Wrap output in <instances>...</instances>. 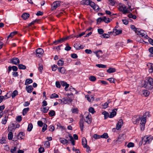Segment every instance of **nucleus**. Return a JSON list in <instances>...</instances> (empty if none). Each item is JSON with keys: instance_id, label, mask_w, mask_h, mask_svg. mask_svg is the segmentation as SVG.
I'll return each instance as SVG.
<instances>
[{"instance_id": "nucleus-61", "label": "nucleus", "mask_w": 153, "mask_h": 153, "mask_svg": "<svg viewBox=\"0 0 153 153\" xmlns=\"http://www.w3.org/2000/svg\"><path fill=\"white\" fill-rule=\"evenodd\" d=\"M16 120L18 122H20L22 120V117L20 116H19L17 117Z\"/></svg>"}, {"instance_id": "nucleus-1", "label": "nucleus", "mask_w": 153, "mask_h": 153, "mask_svg": "<svg viewBox=\"0 0 153 153\" xmlns=\"http://www.w3.org/2000/svg\"><path fill=\"white\" fill-rule=\"evenodd\" d=\"M144 84L143 86L148 90L153 88V79L151 77H147L144 81Z\"/></svg>"}, {"instance_id": "nucleus-44", "label": "nucleus", "mask_w": 153, "mask_h": 153, "mask_svg": "<svg viewBox=\"0 0 153 153\" xmlns=\"http://www.w3.org/2000/svg\"><path fill=\"white\" fill-rule=\"evenodd\" d=\"M101 138H103L105 139H107L108 138V134L106 133H104L102 135H101Z\"/></svg>"}, {"instance_id": "nucleus-33", "label": "nucleus", "mask_w": 153, "mask_h": 153, "mask_svg": "<svg viewBox=\"0 0 153 153\" xmlns=\"http://www.w3.org/2000/svg\"><path fill=\"white\" fill-rule=\"evenodd\" d=\"M18 94V91L16 90H15L13 92L11 96L12 98H14Z\"/></svg>"}, {"instance_id": "nucleus-43", "label": "nucleus", "mask_w": 153, "mask_h": 153, "mask_svg": "<svg viewBox=\"0 0 153 153\" xmlns=\"http://www.w3.org/2000/svg\"><path fill=\"white\" fill-rule=\"evenodd\" d=\"M64 61L62 60H59L57 63V65L59 66H62L63 65Z\"/></svg>"}, {"instance_id": "nucleus-37", "label": "nucleus", "mask_w": 153, "mask_h": 153, "mask_svg": "<svg viewBox=\"0 0 153 153\" xmlns=\"http://www.w3.org/2000/svg\"><path fill=\"white\" fill-rule=\"evenodd\" d=\"M25 135V133L23 132H20L17 135L18 137H19V139H23L22 137Z\"/></svg>"}, {"instance_id": "nucleus-5", "label": "nucleus", "mask_w": 153, "mask_h": 153, "mask_svg": "<svg viewBox=\"0 0 153 153\" xmlns=\"http://www.w3.org/2000/svg\"><path fill=\"white\" fill-rule=\"evenodd\" d=\"M118 8L120 11L123 12V13L124 14L129 13L132 11V10H131L130 11L127 10H125V7H123V5L119 6Z\"/></svg>"}, {"instance_id": "nucleus-9", "label": "nucleus", "mask_w": 153, "mask_h": 153, "mask_svg": "<svg viewBox=\"0 0 153 153\" xmlns=\"http://www.w3.org/2000/svg\"><path fill=\"white\" fill-rule=\"evenodd\" d=\"M123 121L122 119H120L116 125V128L117 130H119L123 124Z\"/></svg>"}, {"instance_id": "nucleus-56", "label": "nucleus", "mask_w": 153, "mask_h": 153, "mask_svg": "<svg viewBox=\"0 0 153 153\" xmlns=\"http://www.w3.org/2000/svg\"><path fill=\"white\" fill-rule=\"evenodd\" d=\"M93 137L95 139H99L101 138V135H98L97 134H95L94 135Z\"/></svg>"}, {"instance_id": "nucleus-2", "label": "nucleus", "mask_w": 153, "mask_h": 153, "mask_svg": "<svg viewBox=\"0 0 153 153\" xmlns=\"http://www.w3.org/2000/svg\"><path fill=\"white\" fill-rule=\"evenodd\" d=\"M153 139V137L151 136H144L142 139V141H140L139 143V145L141 146L143 144L145 145L146 144H149L151 143Z\"/></svg>"}, {"instance_id": "nucleus-49", "label": "nucleus", "mask_w": 153, "mask_h": 153, "mask_svg": "<svg viewBox=\"0 0 153 153\" xmlns=\"http://www.w3.org/2000/svg\"><path fill=\"white\" fill-rule=\"evenodd\" d=\"M84 148L86 149V151L87 152L90 153L91 152L89 146L88 145H87L86 146H84Z\"/></svg>"}, {"instance_id": "nucleus-30", "label": "nucleus", "mask_w": 153, "mask_h": 153, "mask_svg": "<svg viewBox=\"0 0 153 153\" xmlns=\"http://www.w3.org/2000/svg\"><path fill=\"white\" fill-rule=\"evenodd\" d=\"M17 32L16 31H14L13 32H11L9 35L8 36L7 38L8 39L10 37H12L15 35L17 34Z\"/></svg>"}, {"instance_id": "nucleus-25", "label": "nucleus", "mask_w": 153, "mask_h": 153, "mask_svg": "<svg viewBox=\"0 0 153 153\" xmlns=\"http://www.w3.org/2000/svg\"><path fill=\"white\" fill-rule=\"evenodd\" d=\"M33 82L32 79H26L25 85H26L32 83Z\"/></svg>"}, {"instance_id": "nucleus-16", "label": "nucleus", "mask_w": 153, "mask_h": 153, "mask_svg": "<svg viewBox=\"0 0 153 153\" xmlns=\"http://www.w3.org/2000/svg\"><path fill=\"white\" fill-rule=\"evenodd\" d=\"M41 110L43 113H47L49 110V108L48 107H41Z\"/></svg>"}, {"instance_id": "nucleus-48", "label": "nucleus", "mask_w": 153, "mask_h": 153, "mask_svg": "<svg viewBox=\"0 0 153 153\" xmlns=\"http://www.w3.org/2000/svg\"><path fill=\"white\" fill-rule=\"evenodd\" d=\"M8 119V117L5 116L4 119H3L1 123L4 124H5L6 123L7 120Z\"/></svg>"}, {"instance_id": "nucleus-11", "label": "nucleus", "mask_w": 153, "mask_h": 153, "mask_svg": "<svg viewBox=\"0 0 153 153\" xmlns=\"http://www.w3.org/2000/svg\"><path fill=\"white\" fill-rule=\"evenodd\" d=\"M122 31V30H118L116 29H114L112 33L113 35H117L121 34Z\"/></svg>"}, {"instance_id": "nucleus-32", "label": "nucleus", "mask_w": 153, "mask_h": 153, "mask_svg": "<svg viewBox=\"0 0 153 153\" xmlns=\"http://www.w3.org/2000/svg\"><path fill=\"white\" fill-rule=\"evenodd\" d=\"M89 5L92 7L94 10H95V8L94 7V6H95V4L94 2L90 0Z\"/></svg>"}, {"instance_id": "nucleus-20", "label": "nucleus", "mask_w": 153, "mask_h": 153, "mask_svg": "<svg viewBox=\"0 0 153 153\" xmlns=\"http://www.w3.org/2000/svg\"><path fill=\"white\" fill-rule=\"evenodd\" d=\"M82 145L83 146V147L85 146H86L87 145V141L85 137H83L82 138Z\"/></svg>"}, {"instance_id": "nucleus-64", "label": "nucleus", "mask_w": 153, "mask_h": 153, "mask_svg": "<svg viewBox=\"0 0 153 153\" xmlns=\"http://www.w3.org/2000/svg\"><path fill=\"white\" fill-rule=\"evenodd\" d=\"M39 153H42L45 151V149L43 147H40L39 149Z\"/></svg>"}, {"instance_id": "nucleus-47", "label": "nucleus", "mask_w": 153, "mask_h": 153, "mask_svg": "<svg viewBox=\"0 0 153 153\" xmlns=\"http://www.w3.org/2000/svg\"><path fill=\"white\" fill-rule=\"evenodd\" d=\"M89 79L92 82H94L96 80V77L93 76H90L89 78Z\"/></svg>"}, {"instance_id": "nucleus-39", "label": "nucleus", "mask_w": 153, "mask_h": 153, "mask_svg": "<svg viewBox=\"0 0 153 153\" xmlns=\"http://www.w3.org/2000/svg\"><path fill=\"white\" fill-rule=\"evenodd\" d=\"M59 97V95L55 94L54 93L52 94L51 96H50V98L51 99H53V98H58Z\"/></svg>"}, {"instance_id": "nucleus-53", "label": "nucleus", "mask_w": 153, "mask_h": 153, "mask_svg": "<svg viewBox=\"0 0 153 153\" xmlns=\"http://www.w3.org/2000/svg\"><path fill=\"white\" fill-rule=\"evenodd\" d=\"M47 125L46 124H44L43 125V127L42 129V131L43 132H44L45 131V130H46L47 129Z\"/></svg>"}, {"instance_id": "nucleus-19", "label": "nucleus", "mask_w": 153, "mask_h": 153, "mask_svg": "<svg viewBox=\"0 0 153 153\" xmlns=\"http://www.w3.org/2000/svg\"><path fill=\"white\" fill-rule=\"evenodd\" d=\"M90 0H83L81 1L80 3L82 4L88 5L89 4Z\"/></svg>"}, {"instance_id": "nucleus-34", "label": "nucleus", "mask_w": 153, "mask_h": 153, "mask_svg": "<svg viewBox=\"0 0 153 153\" xmlns=\"http://www.w3.org/2000/svg\"><path fill=\"white\" fill-rule=\"evenodd\" d=\"M29 108H24L23 110L22 114L23 115H25L27 112L29 111Z\"/></svg>"}, {"instance_id": "nucleus-21", "label": "nucleus", "mask_w": 153, "mask_h": 153, "mask_svg": "<svg viewBox=\"0 0 153 153\" xmlns=\"http://www.w3.org/2000/svg\"><path fill=\"white\" fill-rule=\"evenodd\" d=\"M142 94L145 97L148 96L150 92L147 90H144L142 91Z\"/></svg>"}, {"instance_id": "nucleus-58", "label": "nucleus", "mask_w": 153, "mask_h": 153, "mask_svg": "<svg viewBox=\"0 0 153 153\" xmlns=\"http://www.w3.org/2000/svg\"><path fill=\"white\" fill-rule=\"evenodd\" d=\"M58 67L56 65H53L52 66V71H55L56 70Z\"/></svg>"}, {"instance_id": "nucleus-22", "label": "nucleus", "mask_w": 153, "mask_h": 153, "mask_svg": "<svg viewBox=\"0 0 153 153\" xmlns=\"http://www.w3.org/2000/svg\"><path fill=\"white\" fill-rule=\"evenodd\" d=\"M29 16V14L26 13H24L22 15V17L25 20Z\"/></svg>"}, {"instance_id": "nucleus-23", "label": "nucleus", "mask_w": 153, "mask_h": 153, "mask_svg": "<svg viewBox=\"0 0 153 153\" xmlns=\"http://www.w3.org/2000/svg\"><path fill=\"white\" fill-rule=\"evenodd\" d=\"M60 142L62 144L65 145L68 143V140L64 138H60Z\"/></svg>"}, {"instance_id": "nucleus-10", "label": "nucleus", "mask_w": 153, "mask_h": 153, "mask_svg": "<svg viewBox=\"0 0 153 153\" xmlns=\"http://www.w3.org/2000/svg\"><path fill=\"white\" fill-rule=\"evenodd\" d=\"M84 121L83 118H81L79 120V127L81 131H83V128L84 127Z\"/></svg>"}, {"instance_id": "nucleus-40", "label": "nucleus", "mask_w": 153, "mask_h": 153, "mask_svg": "<svg viewBox=\"0 0 153 153\" xmlns=\"http://www.w3.org/2000/svg\"><path fill=\"white\" fill-rule=\"evenodd\" d=\"M103 18H104L105 19V20H104L105 21L104 22L106 23H109L112 20L111 19L109 18H107L105 16H103Z\"/></svg>"}, {"instance_id": "nucleus-42", "label": "nucleus", "mask_w": 153, "mask_h": 153, "mask_svg": "<svg viewBox=\"0 0 153 153\" xmlns=\"http://www.w3.org/2000/svg\"><path fill=\"white\" fill-rule=\"evenodd\" d=\"M102 38H107L109 37V35L106 33H104L100 36Z\"/></svg>"}, {"instance_id": "nucleus-27", "label": "nucleus", "mask_w": 153, "mask_h": 153, "mask_svg": "<svg viewBox=\"0 0 153 153\" xmlns=\"http://www.w3.org/2000/svg\"><path fill=\"white\" fill-rule=\"evenodd\" d=\"M102 114L104 115L105 119H106L108 117L109 118V113L105 111L102 112Z\"/></svg>"}, {"instance_id": "nucleus-62", "label": "nucleus", "mask_w": 153, "mask_h": 153, "mask_svg": "<svg viewBox=\"0 0 153 153\" xmlns=\"http://www.w3.org/2000/svg\"><path fill=\"white\" fill-rule=\"evenodd\" d=\"M71 57L74 59H76L77 58L78 56L76 53H72L71 54Z\"/></svg>"}, {"instance_id": "nucleus-6", "label": "nucleus", "mask_w": 153, "mask_h": 153, "mask_svg": "<svg viewBox=\"0 0 153 153\" xmlns=\"http://www.w3.org/2000/svg\"><path fill=\"white\" fill-rule=\"evenodd\" d=\"M61 1H54L52 4V10H55L57 7L60 5Z\"/></svg>"}, {"instance_id": "nucleus-50", "label": "nucleus", "mask_w": 153, "mask_h": 153, "mask_svg": "<svg viewBox=\"0 0 153 153\" xmlns=\"http://www.w3.org/2000/svg\"><path fill=\"white\" fill-rule=\"evenodd\" d=\"M88 111L90 112L92 114H94L95 112L94 108L92 107L89 108Z\"/></svg>"}, {"instance_id": "nucleus-60", "label": "nucleus", "mask_w": 153, "mask_h": 153, "mask_svg": "<svg viewBox=\"0 0 153 153\" xmlns=\"http://www.w3.org/2000/svg\"><path fill=\"white\" fill-rule=\"evenodd\" d=\"M17 147H14L13 149H10V152L11 153H16L15 152L16 150Z\"/></svg>"}, {"instance_id": "nucleus-41", "label": "nucleus", "mask_w": 153, "mask_h": 153, "mask_svg": "<svg viewBox=\"0 0 153 153\" xmlns=\"http://www.w3.org/2000/svg\"><path fill=\"white\" fill-rule=\"evenodd\" d=\"M48 131H53L55 130L54 127L53 125H50L48 127Z\"/></svg>"}, {"instance_id": "nucleus-38", "label": "nucleus", "mask_w": 153, "mask_h": 153, "mask_svg": "<svg viewBox=\"0 0 153 153\" xmlns=\"http://www.w3.org/2000/svg\"><path fill=\"white\" fill-rule=\"evenodd\" d=\"M128 17L129 18H131L133 19H135L137 18V16L135 15H133L131 13L129 14Z\"/></svg>"}, {"instance_id": "nucleus-55", "label": "nucleus", "mask_w": 153, "mask_h": 153, "mask_svg": "<svg viewBox=\"0 0 153 153\" xmlns=\"http://www.w3.org/2000/svg\"><path fill=\"white\" fill-rule=\"evenodd\" d=\"M151 115L149 114V112H146L143 115V117H145L146 118L147 116H148V117H149Z\"/></svg>"}, {"instance_id": "nucleus-52", "label": "nucleus", "mask_w": 153, "mask_h": 153, "mask_svg": "<svg viewBox=\"0 0 153 153\" xmlns=\"http://www.w3.org/2000/svg\"><path fill=\"white\" fill-rule=\"evenodd\" d=\"M72 113L78 114L79 110L77 108H74L71 109Z\"/></svg>"}, {"instance_id": "nucleus-13", "label": "nucleus", "mask_w": 153, "mask_h": 153, "mask_svg": "<svg viewBox=\"0 0 153 153\" xmlns=\"http://www.w3.org/2000/svg\"><path fill=\"white\" fill-rule=\"evenodd\" d=\"M147 66L149 68V72L150 73H152L153 72V64L151 63H149L147 65Z\"/></svg>"}, {"instance_id": "nucleus-18", "label": "nucleus", "mask_w": 153, "mask_h": 153, "mask_svg": "<svg viewBox=\"0 0 153 153\" xmlns=\"http://www.w3.org/2000/svg\"><path fill=\"white\" fill-rule=\"evenodd\" d=\"M110 102H111V101L109 100L105 102L104 104H102V108L105 109L107 108L108 106L109 103Z\"/></svg>"}, {"instance_id": "nucleus-3", "label": "nucleus", "mask_w": 153, "mask_h": 153, "mask_svg": "<svg viewBox=\"0 0 153 153\" xmlns=\"http://www.w3.org/2000/svg\"><path fill=\"white\" fill-rule=\"evenodd\" d=\"M142 117H140L138 115L134 116L132 119V121L134 124H138Z\"/></svg>"}, {"instance_id": "nucleus-7", "label": "nucleus", "mask_w": 153, "mask_h": 153, "mask_svg": "<svg viewBox=\"0 0 153 153\" xmlns=\"http://www.w3.org/2000/svg\"><path fill=\"white\" fill-rule=\"evenodd\" d=\"M62 100H61V102H63L64 104H66L67 103L69 104L71 103L72 101V100L69 97L68 98H64Z\"/></svg>"}, {"instance_id": "nucleus-15", "label": "nucleus", "mask_w": 153, "mask_h": 153, "mask_svg": "<svg viewBox=\"0 0 153 153\" xmlns=\"http://www.w3.org/2000/svg\"><path fill=\"white\" fill-rule=\"evenodd\" d=\"M25 89L28 93H31L33 89L32 85H28L26 86Z\"/></svg>"}, {"instance_id": "nucleus-17", "label": "nucleus", "mask_w": 153, "mask_h": 153, "mask_svg": "<svg viewBox=\"0 0 153 153\" xmlns=\"http://www.w3.org/2000/svg\"><path fill=\"white\" fill-rule=\"evenodd\" d=\"M58 69L59 72L63 74L65 73L66 71L65 69V68L63 67H59L58 68Z\"/></svg>"}, {"instance_id": "nucleus-63", "label": "nucleus", "mask_w": 153, "mask_h": 153, "mask_svg": "<svg viewBox=\"0 0 153 153\" xmlns=\"http://www.w3.org/2000/svg\"><path fill=\"white\" fill-rule=\"evenodd\" d=\"M44 145L47 147H49L50 146V143L48 141H45Z\"/></svg>"}, {"instance_id": "nucleus-24", "label": "nucleus", "mask_w": 153, "mask_h": 153, "mask_svg": "<svg viewBox=\"0 0 153 153\" xmlns=\"http://www.w3.org/2000/svg\"><path fill=\"white\" fill-rule=\"evenodd\" d=\"M107 71L110 74L116 71V69L114 68H110L107 70Z\"/></svg>"}, {"instance_id": "nucleus-46", "label": "nucleus", "mask_w": 153, "mask_h": 153, "mask_svg": "<svg viewBox=\"0 0 153 153\" xmlns=\"http://www.w3.org/2000/svg\"><path fill=\"white\" fill-rule=\"evenodd\" d=\"M39 67L38 68V70L39 71L40 73H42V70L43 69V66L42 64H39Z\"/></svg>"}, {"instance_id": "nucleus-28", "label": "nucleus", "mask_w": 153, "mask_h": 153, "mask_svg": "<svg viewBox=\"0 0 153 153\" xmlns=\"http://www.w3.org/2000/svg\"><path fill=\"white\" fill-rule=\"evenodd\" d=\"M11 126L8 127V129L9 131H13L15 129V125L14 123H12L11 125H10Z\"/></svg>"}, {"instance_id": "nucleus-51", "label": "nucleus", "mask_w": 153, "mask_h": 153, "mask_svg": "<svg viewBox=\"0 0 153 153\" xmlns=\"http://www.w3.org/2000/svg\"><path fill=\"white\" fill-rule=\"evenodd\" d=\"M134 143L132 142H129L127 145V146L128 148L132 147H134Z\"/></svg>"}, {"instance_id": "nucleus-36", "label": "nucleus", "mask_w": 153, "mask_h": 153, "mask_svg": "<svg viewBox=\"0 0 153 153\" xmlns=\"http://www.w3.org/2000/svg\"><path fill=\"white\" fill-rule=\"evenodd\" d=\"M33 127V126L31 123H29L28 126L27 130L28 131H31Z\"/></svg>"}, {"instance_id": "nucleus-31", "label": "nucleus", "mask_w": 153, "mask_h": 153, "mask_svg": "<svg viewBox=\"0 0 153 153\" xmlns=\"http://www.w3.org/2000/svg\"><path fill=\"white\" fill-rule=\"evenodd\" d=\"M18 68L19 69L24 70L26 69V67L22 64H20L18 65Z\"/></svg>"}, {"instance_id": "nucleus-14", "label": "nucleus", "mask_w": 153, "mask_h": 153, "mask_svg": "<svg viewBox=\"0 0 153 153\" xmlns=\"http://www.w3.org/2000/svg\"><path fill=\"white\" fill-rule=\"evenodd\" d=\"M84 121L87 123L90 124L91 122V116L88 115L86 116L85 118L84 119Z\"/></svg>"}, {"instance_id": "nucleus-26", "label": "nucleus", "mask_w": 153, "mask_h": 153, "mask_svg": "<svg viewBox=\"0 0 153 153\" xmlns=\"http://www.w3.org/2000/svg\"><path fill=\"white\" fill-rule=\"evenodd\" d=\"M141 122L140 124V125H145V124L146 122V119L145 117H143V118L142 117V118L141 119Z\"/></svg>"}, {"instance_id": "nucleus-12", "label": "nucleus", "mask_w": 153, "mask_h": 153, "mask_svg": "<svg viewBox=\"0 0 153 153\" xmlns=\"http://www.w3.org/2000/svg\"><path fill=\"white\" fill-rule=\"evenodd\" d=\"M117 108H115L112 110L111 112L110 113L109 115V118H112L116 115L117 114L116 111H117Z\"/></svg>"}, {"instance_id": "nucleus-4", "label": "nucleus", "mask_w": 153, "mask_h": 153, "mask_svg": "<svg viewBox=\"0 0 153 153\" xmlns=\"http://www.w3.org/2000/svg\"><path fill=\"white\" fill-rule=\"evenodd\" d=\"M20 62L19 58L17 57H13L10 60V63L13 64L17 65Z\"/></svg>"}, {"instance_id": "nucleus-45", "label": "nucleus", "mask_w": 153, "mask_h": 153, "mask_svg": "<svg viewBox=\"0 0 153 153\" xmlns=\"http://www.w3.org/2000/svg\"><path fill=\"white\" fill-rule=\"evenodd\" d=\"M96 66L99 68H105L106 67V65L101 64H96Z\"/></svg>"}, {"instance_id": "nucleus-29", "label": "nucleus", "mask_w": 153, "mask_h": 153, "mask_svg": "<svg viewBox=\"0 0 153 153\" xmlns=\"http://www.w3.org/2000/svg\"><path fill=\"white\" fill-rule=\"evenodd\" d=\"M48 114L50 116L52 117L55 115L56 113L54 111L51 110L48 113Z\"/></svg>"}, {"instance_id": "nucleus-57", "label": "nucleus", "mask_w": 153, "mask_h": 153, "mask_svg": "<svg viewBox=\"0 0 153 153\" xmlns=\"http://www.w3.org/2000/svg\"><path fill=\"white\" fill-rule=\"evenodd\" d=\"M60 83L61 84L63 87L65 86L66 85H69L67 84L66 82L64 81H61Z\"/></svg>"}, {"instance_id": "nucleus-8", "label": "nucleus", "mask_w": 153, "mask_h": 153, "mask_svg": "<svg viewBox=\"0 0 153 153\" xmlns=\"http://www.w3.org/2000/svg\"><path fill=\"white\" fill-rule=\"evenodd\" d=\"M36 56L40 57L42 55L44 51L42 48H39L36 50Z\"/></svg>"}, {"instance_id": "nucleus-35", "label": "nucleus", "mask_w": 153, "mask_h": 153, "mask_svg": "<svg viewBox=\"0 0 153 153\" xmlns=\"http://www.w3.org/2000/svg\"><path fill=\"white\" fill-rule=\"evenodd\" d=\"M8 139L9 140H12L13 138V133L10 131L8 134Z\"/></svg>"}, {"instance_id": "nucleus-54", "label": "nucleus", "mask_w": 153, "mask_h": 153, "mask_svg": "<svg viewBox=\"0 0 153 153\" xmlns=\"http://www.w3.org/2000/svg\"><path fill=\"white\" fill-rule=\"evenodd\" d=\"M97 31L100 34H102L104 32V30L101 28H99L97 29Z\"/></svg>"}, {"instance_id": "nucleus-59", "label": "nucleus", "mask_w": 153, "mask_h": 153, "mask_svg": "<svg viewBox=\"0 0 153 153\" xmlns=\"http://www.w3.org/2000/svg\"><path fill=\"white\" fill-rule=\"evenodd\" d=\"M37 124L40 127H42L43 125V123L42 121H38L37 122Z\"/></svg>"}]
</instances>
